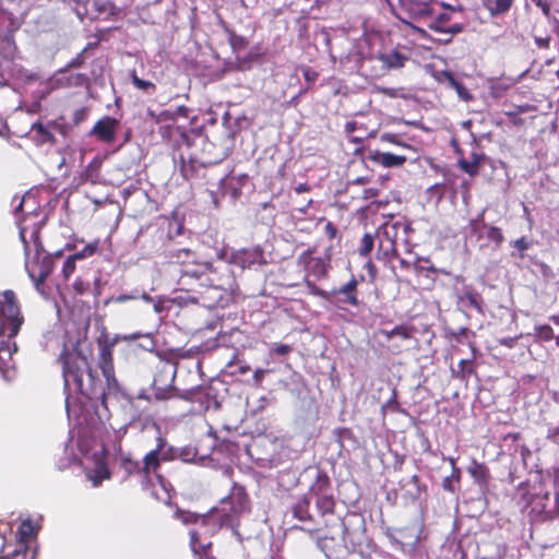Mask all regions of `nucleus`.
<instances>
[{
	"label": "nucleus",
	"mask_w": 559,
	"mask_h": 559,
	"mask_svg": "<svg viewBox=\"0 0 559 559\" xmlns=\"http://www.w3.org/2000/svg\"><path fill=\"white\" fill-rule=\"evenodd\" d=\"M129 338H135V336L115 335L111 337L107 333H103L97 338V366L106 380V388L103 386L102 380L98 378L97 371L92 368L88 358L79 349V344L71 349L64 347L59 356L64 389H73L90 401H99L100 405L107 408V396H118L122 393L116 378L114 348L121 340Z\"/></svg>",
	"instance_id": "1"
},
{
	"label": "nucleus",
	"mask_w": 559,
	"mask_h": 559,
	"mask_svg": "<svg viewBox=\"0 0 559 559\" xmlns=\"http://www.w3.org/2000/svg\"><path fill=\"white\" fill-rule=\"evenodd\" d=\"M167 265L174 274L178 275V289L187 293H195L201 297L203 289L214 286L210 274L214 272L213 264L209 261H200L197 252L188 248L170 250L167 255ZM215 287L223 288L222 285Z\"/></svg>",
	"instance_id": "2"
},
{
	"label": "nucleus",
	"mask_w": 559,
	"mask_h": 559,
	"mask_svg": "<svg viewBox=\"0 0 559 559\" xmlns=\"http://www.w3.org/2000/svg\"><path fill=\"white\" fill-rule=\"evenodd\" d=\"M25 231V228L20 229V238L24 243L25 251V269L37 292L43 293L44 284L53 270L55 259L59 258L61 252H57L56 257H52L44 250L39 229L36 228L32 231V245L26 240Z\"/></svg>",
	"instance_id": "3"
},
{
	"label": "nucleus",
	"mask_w": 559,
	"mask_h": 559,
	"mask_svg": "<svg viewBox=\"0 0 559 559\" xmlns=\"http://www.w3.org/2000/svg\"><path fill=\"white\" fill-rule=\"evenodd\" d=\"M250 510V499L243 486L234 484L227 497L221 501V508L212 510L218 527H236L239 518Z\"/></svg>",
	"instance_id": "4"
},
{
	"label": "nucleus",
	"mask_w": 559,
	"mask_h": 559,
	"mask_svg": "<svg viewBox=\"0 0 559 559\" xmlns=\"http://www.w3.org/2000/svg\"><path fill=\"white\" fill-rule=\"evenodd\" d=\"M23 316L12 290H5L0 297V336H15L23 324Z\"/></svg>",
	"instance_id": "5"
},
{
	"label": "nucleus",
	"mask_w": 559,
	"mask_h": 559,
	"mask_svg": "<svg viewBox=\"0 0 559 559\" xmlns=\"http://www.w3.org/2000/svg\"><path fill=\"white\" fill-rule=\"evenodd\" d=\"M176 374V362L162 361L157 366L151 386L152 394L156 401H166L177 396V388L174 386Z\"/></svg>",
	"instance_id": "6"
},
{
	"label": "nucleus",
	"mask_w": 559,
	"mask_h": 559,
	"mask_svg": "<svg viewBox=\"0 0 559 559\" xmlns=\"http://www.w3.org/2000/svg\"><path fill=\"white\" fill-rule=\"evenodd\" d=\"M530 504L536 520H554L559 515V492L540 489L532 496Z\"/></svg>",
	"instance_id": "7"
},
{
	"label": "nucleus",
	"mask_w": 559,
	"mask_h": 559,
	"mask_svg": "<svg viewBox=\"0 0 559 559\" xmlns=\"http://www.w3.org/2000/svg\"><path fill=\"white\" fill-rule=\"evenodd\" d=\"M166 441L164 438H158L156 448L145 454L142 462L143 479H148L151 474L157 475L160 467V461L173 460V449L164 450Z\"/></svg>",
	"instance_id": "8"
},
{
	"label": "nucleus",
	"mask_w": 559,
	"mask_h": 559,
	"mask_svg": "<svg viewBox=\"0 0 559 559\" xmlns=\"http://www.w3.org/2000/svg\"><path fill=\"white\" fill-rule=\"evenodd\" d=\"M119 126V121L110 116H105L97 120L88 134L97 138L100 142L110 144L116 139V131Z\"/></svg>",
	"instance_id": "9"
},
{
	"label": "nucleus",
	"mask_w": 559,
	"mask_h": 559,
	"mask_svg": "<svg viewBox=\"0 0 559 559\" xmlns=\"http://www.w3.org/2000/svg\"><path fill=\"white\" fill-rule=\"evenodd\" d=\"M160 136L168 141L175 150L181 148L183 145L190 147L192 139L183 127L176 124H165L159 128Z\"/></svg>",
	"instance_id": "10"
},
{
	"label": "nucleus",
	"mask_w": 559,
	"mask_h": 559,
	"mask_svg": "<svg viewBox=\"0 0 559 559\" xmlns=\"http://www.w3.org/2000/svg\"><path fill=\"white\" fill-rule=\"evenodd\" d=\"M233 259L235 263L243 269L266 263L264 259V251L260 246L238 250L234 253Z\"/></svg>",
	"instance_id": "11"
},
{
	"label": "nucleus",
	"mask_w": 559,
	"mask_h": 559,
	"mask_svg": "<svg viewBox=\"0 0 559 559\" xmlns=\"http://www.w3.org/2000/svg\"><path fill=\"white\" fill-rule=\"evenodd\" d=\"M31 141L36 146L50 145L53 146L57 143V139L53 135L49 122L44 124L41 121H35L27 133Z\"/></svg>",
	"instance_id": "12"
},
{
	"label": "nucleus",
	"mask_w": 559,
	"mask_h": 559,
	"mask_svg": "<svg viewBox=\"0 0 559 559\" xmlns=\"http://www.w3.org/2000/svg\"><path fill=\"white\" fill-rule=\"evenodd\" d=\"M431 0H400V4L412 17L420 19L432 14Z\"/></svg>",
	"instance_id": "13"
},
{
	"label": "nucleus",
	"mask_w": 559,
	"mask_h": 559,
	"mask_svg": "<svg viewBox=\"0 0 559 559\" xmlns=\"http://www.w3.org/2000/svg\"><path fill=\"white\" fill-rule=\"evenodd\" d=\"M317 507L322 510L323 515L331 518V525L336 532L341 531V520L333 514L334 499L331 495H323L321 498L317 495Z\"/></svg>",
	"instance_id": "14"
},
{
	"label": "nucleus",
	"mask_w": 559,
	"mask_h": 559,
	"mask_svg": "<svg viewBox=\"0 0 559 559\" xmlns=\"http://www.w3.org/2000/svg\"><path fill=\"white\" fill-rule=\"evenodd\" d=\"M357 281L353 277L348 283L342 285L338 289H334L333 294L338 296L341 302L358 306L359 300L356 295Z\"/></svg>",
	"instance_id": "15"
},
{
	"label": "nucleus",
	"mask_w": 559,
	"mask_h": 559,
	"mask_svg": "<svg viewBox=\"0 0 559 559\" xmlns=\"http://www.w3.org/2000/svg\"><path fill=\"white\" fill-rule=\"evenodd\" d=\"M370 158L388 168L402 166L406 162V157L403 155H395L392 153H382L379 151L373 152Z\"/></svg>",
	"instance_id": "16"
},
{
	"label": "nucleus",
	"mask_w": 559,
	"mask_h": 559,
	"mask_svg": "<svg viewBox=\"0 0 559 559\" xmlns=\"http://www.w3.org/2000/svg\"><path fill=\"white\" fill-rule=\"evenodd\" d=\"M400 488L404 490L412 499H418L421 492V485L416 474L402 477L399 480Z\"/></svg>",
	"instance_id": "17"
},
{
	"label": "nucleus",
	"mask_w": 559,
	"mask_h": 559,
	"mask_svg": "<svg viewBox=\"0 0 559 559\" xmlns=\"http://www.w3.org/2000/svg\"><path fill=\"white\" fill-rule=\"evenodd\" d=\"M190 547L194 555L203 556L211 554L210 550L212 548L211 540H202L200 533L198 531H190Z\"/></svg>",
	"instance_id": "18"
},
{
	"label": "nucleus",
	"mask_w": 559,
	"mask_h": 559,
	"mask_svg": "<svg viewBox=\"0 0 559 559\" xmlns=\"http://www.w3.org/2000/svg\"><path fill=\"white\" fill-rule=\"evenodd\" d=\"M202 164H200L194 158L186 159L182 155H180V173L185 180H192L197 177L198 171Z\"/></svg>",
	"instance_id": "19"
},
{
	"label": "nucleus",
	"mask_w": 559,
	"mask_h": 559,
	"mask_svg": "<svg viewBox=\"0 0 559 559\" xmlns=\"http://www.w3.org/2000/svg\"><path fill=\"white\" fill-rule=\"evenodd\" d=\"M513 2L514 0H485L484 7L491 16H499L506 14L511 9Z\"/></svg>",
	"instance_id": "20"
},
{
	"label": "nucleus",
	"mask_w": 559,
	"mask_h": 559,
	"mask_svg": "<svg viewBox=\"0 0 559 559\" xmlns=\"http://www.w3.org/2000/svg\"><path fill=\"white\" fill-rule=\"evenodd\" d=\"M462 302H467L468 306L475 308L478 313L484 314V299L479 293L472 288H466L464 294L460 297Z\"/></svg>",
	"instance_id": "21"
},
{
	"label": "nucleus",
	"mask_w": 559,
	"mask_h": 559,
	"mask_svg": "<svg viewBox=\"0 0 559 559\" xmlns=\"http://www.w3.org/2000/svg\"><path fill=\"white\" fill-rule=\"evenodd\" d=\"M100 167H102L100 159L95 157L85 167L84 171L82 173V179L84 181H87V182H91V183L99 182V180H100Z\"/></svg>",
	"instance_id": "22"
},
{
	"label": "nucleus",
	"mask_w": 559,
	"mask_h": 559,
	"mask_svg": "<svg viewBox=\"0 0 559 559\" xmlns=\"http://www.w3.org/2000/svg\"><path fill=\"white\" fill-rule=\"evenodd\" d=\"M442 76L448 82V84L454 88L459 95V97L463 100H471L472 94L468 92V90L464 86L462 82L455 79L454 74L450 71H443Z\"/></svg>",
	"instance_id": "23"
},
{
	"label": "nucleus",
	"mask_w": 559,
	"mask_h": 559,
	"mask_svg": "<svg viewBox=\"0 0 559 559\" xmlns=\"http://www.w3.org/2000/svg\"><path fill=\"white\" fill-rule=\"evenodd\" d=\"M223 28L227 34L229 45L234 52H239L248 46L247 38L241 35H238L234 29L228 27L226 23L223 24Z\"/></svg>",
	"instance_id": "24"
},
{
	"label": "nucleus",
	"mask_w": 559,
	"mask_h": 559,
	"mask_svg": "<svg viewBox=\"0 0 559 559\" xmlns=\"http://www.w3.org/2000/svg\"><path fill=\"white\" fill-rule=\"evenodd\" d=\"M379 60L382 61L383 66L386 69H399L404 67V63L407 60V58L399 51H392L390 53H381L379 56Z\"/></svg>",
	"instance_id": "25"
},
{
	"label": "nucleus",
	"mask_w": 559,
	"mask_h": 559,
	"mask_svg": "<svg viewBox=\"0 0 559 559\" xmlns=\"http://www.w3.org/2000/svg\"><path fill=\"white\" fill-rule=\"evenodd\" d=\"M468 473L480 486L487 485L490 477L488 468L484 464L477 463L476 461L472 462L471 466L468 467Z\"/></svg>",
	"instance_id": "26"
},
{
	"label": "nucleus",
	"mask_w": 559,
	"mask_h": 559,
	"mask_svg": "<svg viewBox=\"0 0 559 559\" xmlns=\"http://www.w3.org/2000/svg\"><path fill=\"white\" fill-rule=\"evenodd\" d=\"M328 542L334 543V536L328 537V535H322L319 537L317 559H336L335 554L332 548L329 547Z\"/></svg>",
	"instance_id": "27"
},
{
	"label": "nucleus",
	"mask_w": 559,
	"mask_h": 559,
	"mask_svg": "<svg viewBox=\"0 0 559 559\" xmlns=\"http://www.w3.org/2000/svg\"><path fill=\"white\" fill-rule=\"evenodd\" d=\"M36 536V530L31 520H24L20 524L16 533L17 540L29 545L33 538Z\"/></svg>",
	"instance_id": "28"
},
{
	"label": "nucleus",
	"mask_w": 559,
	"mask_h": 559,
	"mask_svg": "<svg viewBox=\"0 0 559 559\" xmlns=\"http://www.w3.org/2000/svg\"><path fill=\"white\" fill-rule=\"evenodd\" d=\"M178 518L185 524L199 523V522L201 524H206V523H209L211 521H215V516H214V512L213 511H211L210 514H207V515H199V514H195V513H192V512H188V511H180L178 513Z\"/></svg>",
	"instance_id": "29"
},
{
	"label": "nucleus",
	"mask_w": 559,
	"mask_h": 559,
	"mask_svg": "<svg viewBox=\"0 0 559 559\" xmlns=\"http://www.w3.org/2000/svg\"><path fill=\"white\" fill-rule=\"evenodd\" d=\"M473 373H475L473 359H462L457 370L452 368V376L463 381H466Z\"/></svg>",
	"instance_id": "30"
},
{
	"label": "nucleus",
	"mask_w": 559,
	"mask_h": 559,
	"mask_svg": "<svg viewBox=\"0 0 559 559\" xmlns=\"http://www.w3.org/2000/svg\"><path fill=\"white\" fill-rule=\"evenodd\" d=\"M310 501L307 498L299 499L293 507V515L299 521H309L311 515L309 513Z\"/></svg>",
	"instance_id": "31"
},
{
	"label": "nucleus",
	"mask_w": 559,
	"mask_h": 559,
	"mask_svg": "<svg viewBox=\"0 0 559 559\" xmlns=\"http://www.w3.org/2000/svg\"><path fill=\"white\" fill-rule=\"evenodd\" d=\"M120 466L127 476L140 475L143 478V472L141 469L142 463L131 457H122Z\"/></svg>",
	"instance_id": "32"
},
{
	"label": "nucleus",
	"mask_w": 559,
	"mask_h": 559,
	"mask_svg": "<svg viewBox=\"0 0 559 559\" xmlns=\"http://www.w3.org/2000/svg\"><path fill=\"white\" fill-rule=\"evenodd\" d=\"M483 228L487 229V238L496 245V248H499L504 241V236L502 230L496 226H490L483 222Z\"/></svg>",
	"instance_id": "33"
},
{
	"label": "nucleus",
	"mask_w": 559,
	"mask_h": 559,
	"mask_svg": "<svg viewBox=\"0 0 559 559\" xmlns=\"http://www.w3.org/2000/svg\"><path fill=\"white\" fill-rule=\"evenodd\" d=\"M258 58H259V55L258 53H252V52H249L245 57L237 56L236 57V61H235L236 69L240 70V71L249 70L251 68V63L253 61L258 60Z\"/></svg>",
	"instance_id": "34"
},
{
	"label": "nucleus",
	"mask_w": 559,
	"mask_h": 559,
	"mask_svg": "<svg viewBox=\"0 0 559 559\" xmlns=\"http://www.w3.org/2000/svg\"><path fill=\"white\" fill-rule=\"evenodd\" d=\"M451 15L449 13H440L429 25L428 27L435 32L443 33L445 29V24L450 22Z\"/></svg>",
	"instance_id": "35"
},
{
	"label": "nucleus",
	"mask_w": 559,
	"mask_h": 559,
	"mask_svg": "<svg viewBox=\"0 0 559 559\" xmlns=\"http://www.w3.org/2000/svg\"><path fill=\"white\" fill-rule=\"evenodd\" d=\"M534 336L537 341L548 342L551 341L555 335L550 325H537L535 326Z\"/></svg>",
	"instance_id": "36"
},
{
	"label": "nucleus",
	"mask_w": 559,
	"mask_h": 559,
	"mask_svg": "<svg viewBox=\"0 0 559 559\" xmlns=\"http://www.w3.org/2000/svg\"><path fill=\"white\" fill-rule=\"evenodd\" d=\"M131 80H132L133 85L136 88L142 90L144 92H150V91L155 92V90H156V85L153 82L140 79L136 75L135 71L132 72Z\"/></svg>",
	"instance_id": "37"
},
{
	"label": "nucleus",
	"mask_w": 559,
	"mask_h": 559,
	"mask_svg": "<svg viewBox=\"0 0 559 559\" xmlns=\"http://www.w3.org/2000/svg\"><path fill=\"white\" fill-rule=\"evenodd\" d=\"M478 164H479V157L476 154L473 155V160L472 162H468V160H465V159H461L459 162V165H460L461 169L464 170L465 173H467L471 176H473V175H475L477 173Z\"/></svg>",
	"instance_id": "38"
},
{
	"label": "nucleus",
	"mask_w": 559,
	"mask_h": 559,
	"mask_svg": "<svg viewBox=\"0 0 559 559\" xmlns=\"http://www.w3.org/2000/svg\"><path fill=\"white\" fill-rule=\"evenodd\" d=\"M76 261L78 260L72 254L64 260L61 273L66 281H68L70 276L75 272Z\"/></svg>",
	"instance_id": "39"
},
{
	"label": "nucleus",
	"mask_w": 559,
	"mask_h": 559,
	"mask_svg": "<svg viewBox=\"0 0 559 559\" xmlns=\"http://www.w3.org/2000/svg\"><path fill=\"white\" fill-rule=\"evenodd\" d=\"M90 79L84 73H75L67 76V86H83L88 83Z\"/></svg>",
	"instance_id": "40"
},
{
	"label": "nucleus",
	"mask_w": 559,
	"mask_h": 559,
	"mask_svg": "<svg viewBox=\"0 0 559 559\" xmlns=\"http://www.w3.org/2000/svg\"><path fill=\"white\" fill-rule=\"evenodd\" d=\"M373 249V236L369 233H366L361 239V246L359 248V254L361 257H367L371 250Z\"/></svg>",
	"instance_id": "41"
},
{
	"label": "nucleus",
	"mask_w": 559,
	"mask_h": 559,
	"mask_svg": "<svg viewBox=\"0 0 559 559\" xmlns=\"http://www.w3.org/2000/svg\"><path fill=\"white\" fill-rule=\"evenodd\" d=\"M97 247H98V241L88 243L81 251H78V252L73 253L72 255L76 260H82V259L92 257L97 251Z\"/></svg>",
	"instance_id": "42"
},
{
	"label": "nucleus",
	"mask_w": 559,
	"mask_h": 559,
	"mask_svg": "<svg viewBox=\"0 0 559 559\" xmlns=\"http://www.w3.org/2000/svg\"><path fill=\"white\" fill-rule=\"evenodd\" d=\"M413 329L406 325H397L393 330L388 333L389 337L399 336L401 338L407 340L412 336Z\"/></svg>",
	"instance_id": "43"
},
{
	"label": "nucleus",
	"mask_w": 559,
	"mask_h": 559,
	"mask_svg": "<svg viewBox=\"0 0 559 559\" xmlns=\"http://www.w3.org/2000/svg\"><path fill=\"white\" fill-rule=\"evenodd\" d=\"M28 546V544L16 539L15 548L12 551L8 552L7 557H9L10 559H20V557L25 556Z\"/></svg>",
	"instance_id": "44"
},
{
	"label": "nucleus",
	"mask_w": 559,
	"mask_h": 559,
	"mask_svg": "<svg viewBox=\"0 0 559 559\" xmlns=\"http://www.w3.org/2000/svg\"><path fill=\"white\" fill-rule=\"evenodd\" d=\"M188 115H189V108L181 105V106L177 107V109L174 114H171L169 111H163L159 115V118L157 119V121L166 120V119H174L175 116H182V117L187 118Z\"/></svg>",
	"instance_id": "45"
},
{
	"label": "nucleus",
	"mask_w": 559,
	"mask_h": 559,
	"mask_svg": "<svg viewBox=\"0 0 559 559\" xmlns=\"http://www.w3.org/2000/svg\"><path fill=\"white\" fill-rule=\"evenodd\" d=\"M88 115H90V109L85 106L76 109L72 116V124L75 127L79 126L80 123H82L83 121H85L87 119Z\"/></svg>",
	"instance_id": "46"
},
{
	"label": "nucleus",
	"mask_w": 559,
	"mask_h": 559,
	"mask_svg": "<svg viewBox=\"0 0 559 559\" xmlns=\"http://www.w3.org/2000/svg\"><path fill=\"white\" fill-rule=\"evenodd\" d=\"M460 478V474L457 469H454L451 476H448L442 481V488L450 492L455 491L454 483Z\"/></svg>",
	"instance_id": "47"
},
{
	"label": "nucleus",
	"mask_w": 559,
	"mask_h": 559,
	"mask_svg": "<svg viewBox=\"0 0 559 559\" xmlns=\"http://www.w3.org/2000/svg\"><path fill=\"white\" fill-rule=\"evenodd\" d=\"M72 287L76 295H84L85 293H87L90 290L91 285L88 282L84 281L83 278L78 277L74 281Z\"/></svg>",
	"instance_id": "48"
},
{
	"label": "nucleus",
	"mask_w": 559,
	"mask_h": 559,
	"mask_svg": "<svg viewBox=\"0 0 559 559\" xmlns=\"http://www.w3.org/2000/svg\"><path fill=\"white\" fill-rule=\"evenodd\" d=\"M49 127L51 128V131H57L64 136L71 130V126H69L67 123L59 122L58 120L49 121Z\"/></svg>",
	"instance_id": "49"
},
{
	"label": "nucleus",
	"mask_w": 559,
	"mask_h": 559,
	"mask_svg": "<svg viewBox=\"0 0 559 559\" xmlns=\"http://www.w3.org/2000/svg\"><path fill=\"white\" fill-rule=\"evenodd\" d=\"M388 246L384 248L383 243L380 242L378 253L383 252V257L388 258L390 254L397 257L395 243L391 239H388Z\"/></svg>",
	"instance_id": "50"
},
{
	"label": "nucleus",
	"mask_w": 559,
	"mask_h": 559,
	"mask_svg": "<svg viewBox=\"0 0 559 559\" xmlns=\"http://www.w3.org/2000/svg\"><path fill=\"white\" fill-rule=\"evenodd\" d=\"M179 457L183 462H193L197 459V451L193 448H182L179 452Z\"/></svg>",
	"instance_id": "51"
},
{
	"label": "nucleus",
	"mask_w": 559,
	"mask_h": 559,
	"mask_svg": "<svg viewBox=\"0 0 559 559\" xmlns=\"http://www.w3.org/2000/svg\"><path fill=\"white\" fill-rule=\"evenodd\" d=\"M511 245L521 252L520 258L524 257L523 252L526 251L531 246L526 237H521L520 239L512 241Z\"/></svg>",
	"instance_id": "52"
},
{
	"label": "nucleus",
	"mask_w": 559,
	"mask_h": 559,
	"mask_svg": "<svg viewBox=\"0 0 559 559\" xmlns=\"http://www.w3.org/2000/svg\"><path fill=\"white\" fill-rule=\"evenodd\" d=\"M84 51H81L80 53H78L68 64H67V69H76V68H81L84 63H85V57H84Z\"/></svg>",
	"instance_id": "53"
},
{
	"label": "nucleus",
	"mask_w": 559,
	"mask_h": 559,
	"mask_svg": "<svg viewBox=\"0 0 559 559\" xmlns=\"http://www.w3.org/2000/svg\"><path fill=\"white\" fill-rule=\"evenodd\" d=\"M319 222L325 223L324 233L328 236V238L329 239L335 238V236L337 234V228L331 222L326 221L325 218H320Z\"/></svg>",
	"instance_id": "54"
},
{
	"label": "nucleus",
	"mask_w": 559,
	"mask_h": 559,
	"mask_svg": "<svg viewBox=\"0 0 559 559\" xmlns=\"http://www.w3.org/2000/svg\"><path fill=\"white\" fill-rule=\"evenodd\" d=\"M468 333H469V330L467 328H460L457 331H450V332H448V335L452 340L461 343L462 342L461 337L462 336H466Z\"/></svg>",
	"instance_id": "55"
},
{
	"label": "nucleus",
	"mask_w": 559,
	"mask_h": 559,
	"mask_svg": "<svg viewBox=\"0 0 559 559\" xmlns=\"http://www.w3.org/2000/svg\"><path fill=\"white\" fill-rule=\"evenodd\" d=\"M330 485V479L325 474H317V491L324 490Z\"/></svg>",
	"instance_id": "56"
},
{
	"label": "nucleus",
	"mask_w": 559,
	"mask_h": 559,
	"mask_svg": "<svg viewBox=\"0 0 559 559\" xmlns=\"http://www.w3.org/2000/svg\"><path fill=\"white\" fill-rule=\"evenodd\" d=\"M292 350L290 346L287 344H275L272 348V352L278 356H285Z\"/></svg>",
	"instance_id": "57"
},
{
	"label": "nucleus",
	"mask_w": 559,
	"mask_h": 559,
	"mask_svg": "<svg viewBox=\"0 0 559 559\" xmlns=\"http://www.w3.org/2000/svg\"><path fill=\"white\" fill-rule=\"evenodd\" d=\"M464 31V25L463 24H460V23H456V24H453L449 27H445V29L443 31V35H455V34H459L461 32Z\"/></svg>",
	"instance_id": "58"
},
{
	"label": "nucleus",
	"mask_w": 559,
	"mask_h": 559,
	"mask_svg": "<svg viewBox=\"0 0 559 559\" xmlns=\"http://www.w3.org/2000/svg\"><path fill=\"white\" fill-rule=\"evenodd\" d=\"M547 439L559 444V427H550L547 430Z\"/></svg>",
	"instance_id": "59"
},
{
	"label": "nucleus",
	"mask_w": 559,
	"mask_h": 559,
	"mask_svg": "<svg viewBox=\"0 0 559 559\" xmlns=\"http://www.w3.org/2000/svg\"><path fill=\"white\" fill-rule=\"evenodd\" d=\"M532 2L542 9L545 16L549 17L550 15V4L544 0H532Z\"/></svg>",
	"instance_id": "60"
},
{
	"label": "nucleus",
	"mask_w": 559,
	"mask_h": 559,
	"mask_svg": "<svg viewBox=\"0 0 559 559\" xmlns=\"http://www.w3.org/2000/svg\"><path fill=\"white\" fill-rule=\"evenodd\" d=\"M194 393H195L194 389L183 391L182 393L179 392V390L177 389V396L176 397L185 400L187 402H192Z\"/></svg>",
	"instance_id": "61"
},
{
	"label": "nucleus",
	"mask_w": 559,
	"mask_h": 559,
	"mask_svg": "<svg viewBox=\"0 0 559 559\" xmlns=\"http://www.w3.org/2000/svg\"><path fill=\"white\" fill-rule=\"evenodd\" d=\"M329 264L317 259V277H324L328 272Z\"/></svg>",
	"instance_id": "62"
},
{
	"label": "nucleus",
	"mask_w": 559,
	"mask_h": 559,
	"mask_svg": "<svg viewBox=\"0 0 559 559\" xmlns=\"http://www.w3.org/2000/svg\"><path fill=\"white\" fill-rule=\"evenodd\" d=\"M385 406L391 408L393 412H401L399 402L396 401L395 390H393V396L388 401ZM402 413H404V411H402Z\"/></svg>",
	"instance_id": "63"
},
{
	"label": "nucleus",
	"mask_w": 559,
	"mask_h": 559,
	"mask_svg": "<svg viewBox=\"0 0 559 559\" xmlns=\"http://www.w3.org/2000/svg\"><path fill=\"white\" fill-rule=\"evenodd\" d=\"M520 337H521V335L515 336V337H504V338H501V340L499 341V343H500L501 345H504V346L509 347V348H512V347L515 345L516 341H518Z\"/></svg>",
	"instance_id": "64"
}]
</instances>
